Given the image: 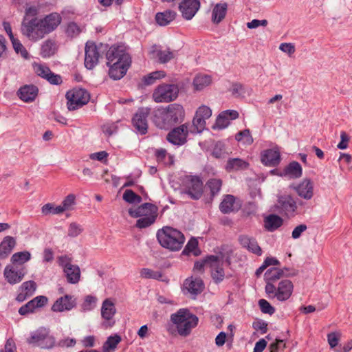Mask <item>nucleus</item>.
Wrapping results in <instances>:
<instances>
[{
  "mask_svg": "<svg viewBox=\"0 0 352 352\" xmlns=\"http://www.w3.org/2000/svg\"><path fill=\"white\" fill-rule=\"evenodd\" d=\"M62 21L61 16L52 12L44 17L23 16L21 32L29 41L37 42L54 31Z\"/></svg>",
  "mask_w": 352,
  "mask_h": 352,
  "instance_id": "nucleus-1",
  "label": "nucleus"
},
{
  "mask_svg": "<svg viewBox=\"0 0 352 352\" xmlns=\"http://www.w3.org/2000/svg\"><path fill=\"white\" fill-rule=\"evenodd\" d=\"M185 112L183 107L177 103L168 105L165 109H157L152 112V121L160 129H168L173 125L182 122Z\"/></svg>",
  "mask_w": 352,
  "mask_h": 352,
  "instance_id": "nucleus-2",
  "label": "nucleus"
},
{
  "mask_svg": "<svg viewBox=\"0 0 352 352\" xmlns=\"http://www.w3.org/2000/svg\"><path fill=\"white\" fill-rule=\"evenodd\" d=\"M156 236L162 247L173 252L181 250L186 239L182 232L170 226L158 230Z\"/></svg>",
  "mask_w": 352,
  "mask_h": 352,
  "instance_id": "nucleus-3",
  "label": "nucleus"
},
{
  "mask_svg": "<svg viewBox=\"0 0 352 352\" xmlns=\"http://www.w3.org/2000/svg\"><path fill=\"white\" fill-rule=\"evenodd\" d=\"M170 320L175 324L179 335L186 337L197 325L199 319L188 309H179L176 313L171 314Z\"/></svg>",
  "mask_w": 352,
  "mask_h": 352,
  "instance_id": "nucleus-4",
  "label": "nucleus"
},
{
  "mask_svg": "<svg viewBox=\"0 0 352 352\" xmlns=\"http://www.w3.org/2000/svg\"><path fill=\"white\" fill-rule=\"evenodd\" d=\"M182 193L192 200H199L204 193V184L199 176L187 175L183 180Z\"/></svg>",
  "mask_w": 352,
  "mask_h": 352,
  "instance_id": "nucleus-5",
  "label": "nucleus"
},
{
  "mask_svg": "<svg viewBox=\"0 0 352 352\" xmlns=\"http://www.w3.org/2000/svg\"><path fill=\"white\" fill-rule=\"evenodd\" d=\"M28 342L41 349H51L55 345V338L50 335L49 329L40 327L32 333Z\"/></svg>",
  "mask_w": 352,
  "mask_h": 352,
  "instance_id": "nucleus-6",
  "label": "nucleus"
},
{
  "mask_svg": "<svg viewBox=\"0 0 352 352\" xmlns=\"http://www.w3.org/2000/svg\"><path fill=\"white\" fill-rule=\"evenodd\" d=\"M297 208V203L290 195H278L276 203L274 206V211L287 218L294 217Z\"/></svg>",
  "mask_w": 352,
  "mask_h": 352,
  "instance_id": "nucleus-7",
  "label": "nucleus"
},
{
  "mask_svg": "<svg viewBox=\"0 0 352 352\" xmlns=\"http://www.w3.org/2000/svg\"><path fill=\"white\" fill-rule=\"evenodd\" d=\"M179 94V87L175 84L163 83L158 85L153 93L155 102H170L175 100Z\"/></svg>",
  "mask_w": 352,
  "mask_h": 352,
  "instance_id": "nucleus-8",
  "label": "nucleus"
},
{
  "mask_svg": "<svg viewBox=\"0 0 352 352\" xmlns=\"http://www.w3.org/2000/svg\"><path fill=\"white\" fill-rule=\"evenodd\" d=\"M67 108L74 111L86 104L90 98L89 94L85 89H74L67 92Z\"/></svg>",
  "mask_w": 352,
  "mask_h": 352,
  "instance_id": "nucleus-9",
  "label": "nucleus"
},
{
  "mask_svg": "<svg viewBox=\"0 0 352 352\" xmlns=\"http://www.w3.org/2000/svg\"><path fill=\"white\" fill-rule=\"evenodd\" d=\"M188 124H183L175 127L166 135V140L175 146H182L187 142L188 135Z\"/></svg>",
  "mask_w": 352,
  "mask_h": 352,
  "instance_id": "nucleus-10",
  "label": "nucleus"
},
{
  "mask_svg": "<svg viewBox=\"0 0 352 352\" xmlns=\"http://www.w3.org/2000/svg\"><path fill=\"white\" fill-rule=\"evenodd\" d=\"M151 109L148 107L139 108L133 117L132 123L137 131L141 135H144L148 131L147 118Z\"/></svg>",
  "mask_w": 352,
  "mask_h": 352,
  "instance_id": "nucleus-11",
  "label": "nucleus"
},
{
  "mask_svg": "<svg viewBox=\"0 0 352 352\" xmlns=\"http://www.w3.org/2000/svg\"><path fill=\"white\" fill-rule=\"evenodd\" d=\"M116 313V309L114 302L110 298H106L102 304L101 316L104 320L102 325L105 329L111 327L115 324V321H112L113 316Z\"/></svg>",
  "mask_w": 352,
  "mask_h": 352,
  "instance_id": "nucleus-12",
  "label": "nucleus"
},
{
  "mask_svg": "<svg viewBox=\"0 0 352 352\" xmlns=\"http://www.w3.org/2000/svg\"><path fill=\"white\" fill-rule=\"evenodd\" d=\"M106 58L107 59V65L113 63V62H126L131 60V58L128 54L124 46L113 45L107 50L106 53Z\"/></svg>",
  "mask_w": 352,
  "mask_h": 352,
  "instance_id": "nucleus-13",
  "label": "nucleus"
},
{
  "mask_svg": "<svg viewBox=\"0 0 352 352\" xmlns=\"http://www.w3.org/2000/svg\"><path fill=\"white\" fill-rule=\"evenodd\" d=\"M85 66L88 69H92L98 63L100 56L98 47L94 42L87 41L85 47Z\"/></svg>",
  "mask_w": 352,
  "mask_h": 352,
  "instance_id": "nucleus-14",
  "label": "nucleus"
},
{
  "mask_svg": "<svg viewBox=\"0 0 352 352\" xmlns=\"http://www.w3.org/2000/svg\"><path fill=\"white\" fill-rule=\"evenodd\" d=\"M76 306V298L69 294L58 298L52 306V310L54 312H63L69 311Z\"/></svg>",
  "mask_w": 352,
  "mask_h": 352,
  "instance_id": "nucleus-15",
  "label": "nucleus"
},
{
  "mask_svg": "<svg viewBox=\"0 0 352 352\" xmlns=\"http://www.w3.org/2000/svg\"><path fill=\"white\" fill-rule=\"evenodd\" d=\"M297 195L306 200L314 197V184L310 179L305 178L296 186H291Z\"/></svg>",
  "mask_w": 352,
  "mask_h": 352,
  "instance_id": "nucleus-16",
  "label": "nucleus"
},
{
  "mask_svg": "<svg viewBox=\"0 0 352 352\" xmlns=\"http://www.w3.org/2000/svg\"><path fill=\"white\" fill-rule=\"evenodd\" d=\"M48 299L45 296H38L32 300L21 307L19 309V314L21 316H25L30 313L34 312L37 308H41L46 305Z\"/></svg>",
  "mask_w": 352,
  "mask_h": 352,
  "instance_id": "nucleus-17",
  "label": "nucleus"
},
{
  "mask_svg": "<svg viewBox=\"0 0 352 352\" xmlns=\"http://www.w3.org/2000/svg\"><path fill=\"white\" fill-rule=\"evenodd\" d=\"M200 7L199 0H183L179 6L182 16L187 19H191L197 13Z\"/></svg>",
  "mask_w": 352,
  "mask_h": 352,
  "instance_id": "nucleus-18",
  "label": "nucleus"
},
{
  "mask_svg": "<svg viewBox=\"0 0 352 352\" xmlns=\"http://www.w3.org/2000/svg\"><path fill=\"white\" fill-rule=\"evenodd\" d=\"M131 60L126 62L117 61L111 64L107 65L109 67V75L113 80H120L126 73L129 67L131 66Z\"/></svg>",
  "mask_w": 352,
  "mask_h": 352,
  "instance_id": "nucleus-19",
  "label": "nucleus"
},
{
  "mask_svg": "<svg viewBox=\"0 0 352 352\" xmlns=\"http://www.w3.org/2000/svg\"><path fill=\"white\" fill-rule=\"evenodd\" d=\"M261 160L265 166L275 167L281 160L280 151L274 148L266 149L261 153Z\"/></svg>",
  "mask_w": 352,
  "mask_h": 352,
  "instance_id": "nucleus-20",
  "label": "nucleus"
},
{
  "mask_svg": "<svg viewBox=\"0 0 352 352\" xmlns=\"http://www.w3.org/2000/svg\"><path fill=\"white\" fill-rule=\"evenodd\" d=\"M238 117L239 113L235 110L223 111L217 118L213 129H223L230 124V120H235Z\"/></svg>",
  "mask_w": 352,
  "mask_h": 352,
  "instance_id": "nucleus-21",
  "label": "nucleus"
},
{
  "mask_svg": "<svg viewBox=\"0 0 352 352\" xmlns=\"http://www.w3.org/2000/svg\"><path fill=\"white\" fill-rule=\"evenodd\" d=\"M158 211V208L151 203H144L135 208H129V214L133 218L155 214Z\"/></svg>",
  "mask_w": 352,
  "mask_h": 352,
  "instance_id": "nucleus-22",
  "label": "nucleus"
},
{
  "mask_svg": "<svg viewBox=\"0 0 352 352\" xmlns=\"http://www.w3.org/2000/svg\"><path fill=\"white\" fill-rule=\"evenodd\" d=\"M3 274L6 280L11 285L20 283L25 276L23 268L19 269L17 267L11 265L6 267Z\"/></svg>",
  "mask_w": 352,
  "mask_h": 352,
  "instance_id": "nucleus-23",
  "label": "nucleus"
},
{
  "mask_svg": "<svg viewBox=\"0 0 352 352\" xmlns=\"http://www.w3.org/2000/svg\"><path fill=\"white\" fill-rule=\"evenodd\" d=\"M293 289L294 285L291 280L287 279L281 280L277 287L276 298L279 301L287 300L292 296Z\"/></svg>",
  "mask_w": 352,
  "mask_h": 352,
  "instance_id": "nucleus-24",
  "label": "nucleus"
},
{
  "mask_svg": "<svg viewBox=\"0 0 352 352\" xmlns=\"http://www.w3.org/2000/svg\"><path fill=\"white\" fill-rule=\"evenodd\" d=\"M184 287L190 294L197 296L202 292L204 289V284L200 278H189L186 279Z\"/></svg>",
  "mask_w": 352,
  "mask_h": 352,
  "instance_id": "nucleus-25",
  "label": "nucleus"
},
{
  "mask_svg": "<svg viewBox=\"0 0 352 352\" xmlns=\"http://www.w3.org/2000/svg\"><path fill=\"white\" fill-rule=\"evenodd\" d=\"M38 89L36 86L33 85H26L19 89L17 95L23 101L30 102L35 100L38 95Z\"/></svg>",
  "mask_w": 352,
  "mask_h": 352,
  "instance_id": "nucleus-26",
  "label": "nucleus"
},
{
  "mask_svg": "<svg viewBox=\"0 0 352 352\" xmlns=\"http://www.w3.org/2000/svg\"><path fill=\"white\" fill-rule=\"evenodd\" d=\"M239 241L242 247L247 248L250 252L258 256L262 254V250L254 238L247 235H241L239 237Z\"/></svg>",
  "mask_w": 352,
  "mask_h": 352,
  "instance_id": "nucleus-27",
  "label": "nucleus"
},
{
  "mask_svg": "<svg viewBox=\"0 0 352 352\" xmlns=\"http://www.w3.org/2000/svg\"><path fill=\"white\" fill-rule=\"evenodd\" d=\"M302 175L301 165L296 161L290 162L279 175L281 177H289L291 179L300 178Z\"/></svg>",
  "mask_w": 352,
  "mask_h": 352,
  "instance_id": "nucleus-28",
  "label": "nucleus"
},
{
  "mask_svg": "<svg viewBox=\"0 0 352 352\" xmlns=\"http://www.w3.org/2000/svg\"><path fill=\"white\" fill-rule=\"evenodd\" d=\"M298 274L296 270H292V273H285L284 270L277 267H272L265 273V278L267 281H276L283 276H294Z\"/></svg>",
  "mask_w": 352,
  "mask_h": 352,
  "instance_id": "nucleus-29",
  "label": "nucleus"
},
{
  "mask_svg": "<svg viewBox=\"0 0 352 352\" xmlns=\"http://www.w3.org/2000/svg\"><path fill=\"white\" fill-rule=\"evenodd\" d=\"M16 245L14 237L6 236L0 243V258L4 259L8 256Z\"/></svg>",
  "mask_w": 352,
  "mask_h": 352,
  "instance_id": "nucleus-30",
  "label": "nucleus"
},
{
  "mask_svg": "<svg viewBox=\"0 0 352 352\" xmlns=\"http://www.w3.org/2000/svg\"><path fill=\"white\" fill-rule=\"evenodd\" d=\"M227 10V3H217L212 10V21L215 24L219 23L225 18Z\"/></svg>",
  "mask_w": 352,
  "mask_h": 352,
  "instance_id": "nucleus-31",
  "label": "nucleus"
},
{
  "mask_svg": "<svg viewBox=\"0 0 352 352\" xmlns=\"http://www.w3.org/2000/svg\"><path fill=\"white\" fill-rule=\"evenodd\" d=\"M176 15L177 14L175 11L166 10L164 12H157L155 14V21L159 25L165 26L173 21L175 19Z\"/></svg>",
  "mask_w": 352,
  "mask_h": 352,
  "instance_id": "nucleus-32",
  "label": "nucleus"
},
{
  "mask_svg": "<svg viewBox=\"0 0 352 352\" xmlns=\"http://www.w3.org/2000/svg\"><path fill=\"white\" fill-rule=\"evenodd\" d=\"M265 228L267 231L274 232L283 223V219L277 214H270L265 219Z\"/></svg>",
  "mask_w": 352,
  "mask_h": 352,
  "instance_id": "nucleus-33",
  "label": "nucleus"
},
{
  "mask_svg": "<svg viewBox=\"0 0 352 352\" xmlns=\"http://www.w3.org/2000/svg\"><path fill=\"white\" fill-rule=\"evenodd\" d=\"M68 283L72 284L77 283L80 277V270L78 265L71 264L69 267H66L64 270Z\"/></svg>",
  "mask_w": 352,
  "mask_h": 352,
  "instance_id": "nucleus-34",
  "label": "nucleus"
},
{
  "mask_svg": "<svg viewBox=\"0 0 352 352\" xmlns=\"http://www.w3.org/2000/svg\"><path fill=\"white\" fill-rule=\"evenodd\" d=\"M249 164L240 158L229 159L226 165V169L228 172L245 170L248 168Z\"/></svg>",
  "mask_w": 352,
  "mask_h": 352,
  "instance_id": "nucleus-35",
  "label": "nucleus"
},
{
  "mask_svg": "<svg viewBox=\"0 0 352 352\" xmlns=\"http://www.w3.org/2000/svg\"><path fill=\"white\" fill-rule=\"evenodd\" d=\"M57 50L56 44L54 40L47 39L45 41L41 48V55L43 58H48L53 56Z\"/></svg>",
  "mask_w": 352,
  "mask_h": 352,
  "instance_id": "nucleus-36",
  "label": "nucleus"
},
{
  "mask_svg": "<svg viewBox=\"0 0 352 352\" xmlns=\"http://www.w3.org/2000/svg\"><path fill=\"white\" fill-rule=\"evenodd\" d=\"M235 197L232 195H226L219 204V210L223 214H229L234 211Z\"/></svg>",
  "mask_w": 352,
  "mask_h": 352,
  "instance_id": "nucleus-37",
  "label": "nucleus"
},
{
  "mask_svg": "<svg viewBox=\"0 0 352 352\" xmlns=\"http://www.w3.org/2000/svg\"><path fill=\"white\" fill-rule=\"evenodd\" d=\"M219 260L217 262L212 263L210 267L211 268V276L216 284L222 282L225 278V272L223 268L219 265Z\"/></svg>",
  "mask_w": 352,
  "mask_h": 352,
  "instance_id": "nucleus-38",
  "label": "nucleus"
},
{
  "mask_svg": "<svg viewBox=\"0 0 352 352\" xmlns=\"http://www.w3.org/2000/svg\"><path fill=\"white\" fill-rule=\"evenodd\" d=\"M120 336L115 334L110 336L102 345L103 352H113L117 348L118 344L121 342Z\"/></svg>",
  "mask_w": 352,
  "mask_h": 352,
  "instance_id": "nucleus-39",
  "label": "nucleus"
},
{
  "mask_svg": "<svg viewBox=\"0 0 352 352\" xmlns=\"http://www.w3.org/2000/svg\"><path fill=\"white\" fill-rule=\"evenodd\" d=\"M211 83V77L208 75H197L193 80V86L197 91H201Z\"/></svg>",
  "mask_w": 352,
  "mask_h": 352,
  "instance_id": "nucleus-40",
  "label": "nucleus"
},
{
  "mask_svg": "<svg viewBox=\"0 0 352 352\" xmlns=\"http://www.w3.org/2000/svg\"><path fill=\"white\" fill-rule=\"evenodd\" d=\"M157 217V212L155 214H152L148 216L140 217V219L137 220L135 226L140 229L146 228L154 223Z\"/></svg>",
  "mask_w": 352,
  "mask_h": 352,
  "instance_id": "nucleus-41",
  "label": "nucleus"
},
{
  "mask_svg": "<svg viewBox=\"0 0 352 352\" xmlns=\"http://www.w3.org/2000/svg\"><path fill=\"white\" fill-rule=\"evenodd\" d=\"M221 186L222 181L217 178L210 179L206 183V186L210 189L212 197H214L219 192Z\"/></svg>",
  "mask_w": 352,
  "mask_h": 352,
  "instance_id": "nucleus-42",
  "label": "nucleus"
},
{
  "mask_svg": "<svg viewBox=\"0 0 352 352\" xmlns=\"http://www.w3.org/2000/svg\"><path fill=\"white\" fill-rule=\"evenodd\" d=\"M166 76L164 71H155L148 74L143 77V82L145 85H151L155 82L157 80L161 79Z\"/></svg>",
  "mask_w": 352,
  "mask_h": 352,
  "instance_id": "nucleus-43",
  "label": "nucleus"
},
{
  "mask_svg": "<svg viewBox=\"0 0 352 352\" xmlns=\"http://www.w3.org/2000/svg\"><path fill=\"white\" fill-rule=\"evenodd\" d=\"M31 258V254L28 251L14 253L11 257V261L13 264L22 265L28 261Z\"/></svg>",
  "mask_w": 352,
  "mask_h": 352,
  "instance_id": "nucleus-44",
  "label": "nucleus"
},
{
  "mask_svg": "<svg viewBox=\"0 0 352 352\" xmlns=\"http://www.w3.org/2000/svg\"><path fill=\"white\" fill-rule=\"evenodd\" d=\"M219 261V256L216 255H210L206 256L201 261H197L195 263L194 269L201 271L204 269V266H210L212 263H215Z\"/></svg>",
  "mask_w": 352,
  "mask_h": 352,
  "instance_id": "nucleus-45",
  "label": "nucleus"
},
{
  "mask_svg": "<svg viewBox=\"0 0 352 352\" xmlns=\"http://www.w3.org/2000/svg\"><path fill=\"white\" fill-rule=\"evenodd\" d=\"M192 127L191 133H201L206 128V119L195 114L192 120Z\"/></svg>",
  "mask_w": 352,
  "mask_h": 352,
  "instance_id": "nucleus-46",
  "label": "nucleus"
},
{
  "mask_svg": "<svg viewBox=\"0 0 352 352\" xmlns=\"http://www.w3.org/2000/svg\"><path fill=\"white\" fill-rule=\"evenodd\" d=\"M235 140L238 142L243 141L244 144L248 145L253 143V138L249 129H244L238 132L235 135Z\"/></svg>",
  "mask_w": 352,
  "mask_h": 352,
  "instance_id": "nucleus-47",
  "label": "nucleus"
},
{
  "mask_svg": "<svg viewBox=\"0 0 352 352\" xmlns=\"http://www.w3.org/2000/svg\"><path fill=\"white\" fill-rule=\"evenodd\" d=\"M140 275L144 278H152L155 280H162L163 274L160 271H154L148 268H143L140 272Z\"/></svg>",
  "mask_w": 352,
  "mask_h": 352,
  "instance_id": "nucleus-48",
  "label": "nucleus"
},
{
  "mask_svg": "<svg viewBox=\"0 0 352 352\" xmlns=\"http://www.w3.org/2000/svg\"><path fill=\"white\" fill-rule=\"evenodd\" d=\"M12 44L16 54H20L21 57H23L24 59L30 58V54L27 51L25 47L21 44L19 39L12 41Z\"/></svg>",
  "mask_w": 352,
  "mask_h": 352,
  "instance_id": "nucleus-49",
  "label": "nucleus"
},
{
  "mask_svg": "<svg viewBox=\"0 0 352 352\" xmlns=\"http://www.w3.org/2000/svg\"><path fill=\"white\" fill-rule=\"evenodd\" d=\"M226 154V151L224 143L221 141H218L217 142H216L212 152V155L214 157L219 159L224 157Z\"/></svg>",
  "mask_w": 352,
  "mask_h": 352,
  "instance_id": "nucleus-50",
  "label": "nucleus"
},
{
  "mask_svg": "<svg viewBox=\"0 0 352 352\" xmlns=\"http://www.w3.org/2000/svg\"><path fill=\"white\" fill-rule=\"evenodd\" d=\"M36 289V284L34 280H28L23 283L19 287V289L29 296H32Z\"/></svg>",
  "mask_w": 352,
  "mask_h": 352,
  "instance_id": "nucleus-51",
  "label": "nucleus"
},
{
  "mask_svg": "<svg viewBox=\"0 0 352 352\" xmlns=\"http://www.w3.org/2000/svg\"><path fill=\"white\" fill-rule=\"evenodd\" d=\"M42 213L45 215L48 214H58L63 213L64 211L60 206L54 207V204L48 203L45 204L41 208Z\"/></svg>",
  "mask_w": 352,
  "mask_h": 352,
  "instance_id": "nucleus-52",
  "label": "nucleus"
},
{
  "mask_svg": "<svg viewBox=\"0 0 352 352\" xmlns=\"http://www.w3.org/2000/svg\"><path fill=\"white\" fill-rule=\"evenodd\" d=\"M198 247V241L192 237L187 243L184 249L182 251V254L185 255H188L190 252H194V255L197 256L199 253L196 252V249Z\"/></svg>",
  "mask_w": 352,
  "mask_h": 352,
  "instance_id": "nucleus-53",
  "label": "nucleus"
},
{
  "mask_svg": "<svg viewBox=\"0 0 352 352\" xmlns=\"http://www.w3.org/2000/svg\"><path fill=\"white\" fill-rule=\"evenodd\" d=\"M159 61L161 63H166L175 58V54L170 52L169 50H159L157 52Z\"/></svg>",
  "mask_w": 352,
  "mask_h": 352,
  "instance_id": "nucleus-54",
  "label": "nucleus"
},
{
  "mask_svg": "<svg viewBox=\"0 0 352 352\" xmlns=\"http://www.w3.org/2000/svg\"><path fill=\"white\" fill-rule=\"evenodd\" d=\"M96 297L91 295L87 296L83 303L82 304V310L84 311H87L93 309L96 305Z\"/></svg>",
  "mask_w": 352,
  "mask_h": 352,
  "instance_id": "nucleus-55",
  "label": "nucleus"
},
{
  "mask_svg": "<svg viewBox=\"0 0 352 352\" xmlns=\"http://www.w3.org/2000/svg\"><path fill=\"white\" fill-rule=\"evenodd\" d=\"M258 303L261 311L263 314L272 315L275 312V308L272 307L267 300L265 299H260Z\"/></svg>",
  "mask_w": 352,
  "mask_h": 352,
  "instance_id": "nucleus-56",
  "label": "nucleus"
},
{
  "mask_svg": "<svg viewBox=\"0 0 352 352\" xmlns=\"http://www.w3.org/2000/svg\"><path fill=\"white\" fill-rule=\"evenodd\" d=\"M76 196L74 194L68 195L60 205L63 211L69 210L75 204Z\"/></svg>",
  "mask_w": 352,
  "mask_h": 352,
  "instance_id": "nucleus-57",
  "label": "nucleus"
},
{
  "mask_svg": "<svg viewBox=\"0 0 352 352\" xmlns=\"http://www.w3.org/2000/svg\"><path fill=\"white\" fill-rule=\"evenodd\" d=\"M34 67L36 74L44 79H46L51 72L47 66L41 64H36Z\"/></svg>",
  "mask_w": 352,
  "mask_h": 352,
  "instance_id": "nucleus-58",
  "label": "nucleus"
},
{
  "mask_svg": "<svg viewBox=\"0 0 352 352\" xmlns=\"http://www.w3.org/2000/svg\"><path fill=\"white\" fill-rule=\"evenodd\" d=\"M65 32L68 36L74 37L79 34L80 30L76 23L71 22L67 25Z\"/></svg>",
  "mask_w": 352,
  "mask_h": 352,
  "instance_id": "nucleus-59",
  "label": "nucleus"
},
{
  "mask_svg": "<svg viewBox=\"0 0 352 352\" xmlns=\"http://www.w3.org/2000/svg\"><path fill=\"white\" fill-rule=\"evenodd\" d=\"M82 230L83 229L79 224L75 222L71 223L68 229V236L70 237H76L78 236Z\"/></svg>",
  "mask_w": 352,
  "mask_h": 352,
  "instance_id": "nucleus-60",
  "label": "nucleus"
},
{
  "mask_svg": "<svg viewBox=\"0 0 352 352\" xmlns=\"http://www.w3.org/2000/svg\"><path fill=\"white\" fill-rule=\"evenodd\" d=\"M340 340V334L336 332H331L327 335V340L331 349L338 346Z\"/></svg>",
  "mask_w": 352,
  "mask_h": 352,
  "instance_id": "nucleus-61",
  "label": "nucleus"
},
{
  "mask_svg": "<svg viewBox=\"0 0 352 352\" xmlns=\"http://www.w3.org/2000/svg\"><path fill=\"white\" fill-rule=\"evenodd\" d=\"M252 327L255 330L260 331L261 334L265 333L267 331V323L263 320L254 322Z\"/></svg>",
  "mask_w": 352,
  "mask_h": 352,
  "instance_id": "nucleus-62",
  "label": "nucleus"
},
{
  "mask_svg": "<svg viewBox=\"0 0 352 352\" xmlns=\"http://www.w3.org/2000/svg\"><path fill=\"white\" fill-rule=\"evenodd\" d=\"M195 114L206 120L212 116V110L208 107L203 105L197 110Z\"/></svg>",
  "mask_w": 352,
  "mask_h": 352,
  "instance_id": "nucleus-63",
  "label": "nucleus"
},
{
  "mask_svg": "<svg viewBox=\"0 0 352 352\" xmlns=\"http://www.w3.org/2000/svg\"><path fill=\"white\" fill-rule=\"evenodd\" d=\"M45 80H47L50 84L54 85H60L63 82L61 76L58 74H54L52 71L49 73V75Z\"/></svg>",
  "mask_w": 352,
  "mask_h": 352,
  "instance_id": "nucleus-64",
  "label": "nucleus"
}]
</instances>
